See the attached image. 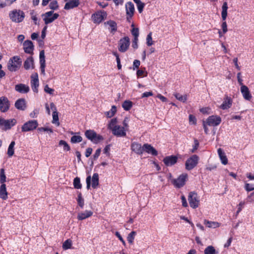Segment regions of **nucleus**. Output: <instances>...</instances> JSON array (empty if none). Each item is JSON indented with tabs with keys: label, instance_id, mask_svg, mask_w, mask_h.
<instances>
[{
	"label": "nucleus",
	"instance_id": "nucleus-28",
	"mask_svg": "<svg viewBox=\"0 0 254 254\" xmlns=\"http://www.w3.org/2000/svg\"><path fill=\"white\" fill-rule=\"evenodd\" d=\"M93 214V212L90 210H85L83 212L79 213L77 215L78 220H83L90 217Z\"/></svg>",
	"mask_w": 254,
	"mask_h": 254
},
{
	"label": "nucleus",
	"instance_id": "nucleus-56",
	"mask_svg": "<svg viewBox=\"0 0 254 254\" xmlns=\"http://www.w3.org/2000/svg\"><path fill=\"white\" fill-rule=\"evenodd\" d=\"M245 189L248 192L252 191L254 190V187L253 184H250L249 183H246L245 185Z\"/></svg>",
	"mask_w": 254,
	"mask_h": 254
},
{
	"label": "nucleus",
	"instance_id": "nucleus-6",
	"mask_svg": "<svg viewBox=\"0 0 254 254\" xmlns=\"http://www.w3.org/2000/svg\"><path fill=\"white\" fill-rule=\"evenodd\" d=\"M45 24L47 25L53 22L59 17L57 13H54V11H49L42 14Z\"/></svg>",
	"mask_w": 254,
	"mask_h": 254
},
{
	"label": "nucleus",
	"instance_id": "nucleus-13",
	"mask_svg": "<svg viewBox=\"0 0 254 254\" xmlns=\"http://www.w3.org/2000/svg\"><path fill=\"white\" fill-rule=\"evenodd\" d=\"M23 49L25 53L29 54H33L34 45L30 40H26L23 43Z\"/></svg>",
	"mask_w": 254,
	"mask_h": 254
},
{
	"label": "nucleus",
	"instance_id": "nucleus-46",
	"mask_svg": "<svg viewBox=\"0 0 254 254\" xmlns=\"http://www.w3.org/2000/svg\"><path fill=\"white\" fill-rule=\"evenodd\" d=\"M104 140V137L103 136L100 134H97V133H96V135L94 137V138L93 139V141H92L94 144H98L99 143H100V142H101L102 141H103Z\"/></svg>",
	"mask_w": 254,
	"mask_h": 254
},
{
	"label": "nucleus",
	"instance_id": "nucleus-9",
	"mask_svg": "<svg viewBox=\"0 0 254 254\" xmlns=\"http://www.w3.org/2000/svg\"><path fill=\"white\" fill-rule=\"evenodd\" d=\"M221 122V118L218 116H209L206 120V123L208 126L215 127L218 126Z\"/></svg>",
	"mask_w": 254,
	"mask_h": 254
},
{
	"label": "nucleus",
	"instance_id": "nucleus-8",
	"mask_svg": "<svg viewBox=\"0 0 254 254\" xmlns=\"http://www.w3.org/2000/svg\"><path fill=\"white\" fill-rule=\"evenodd\" d=\"M130 45L129 38L127 36H125L121 38L119 41V51L122 53L126 52Z\"/></svg>",
	"mask_w": 254,
	"mask_h": 254
},
{
	"label": "nucleus",
	"instance_id": "nucleus-49",
	"mask_svg": "<svg viewBox=\"0 0 254 254\" xmlns=\"http://www.w3.org/2000/svg\"><path fill=\"white\" fill-rule=\"evenodd\" d=\"M117 119L116 118H113L109 122L108 127H121L120 126L117 125Z\"/></svg>",
	"mask_w": 254,
	"mask_h": 254
},
{
	"label": "nucleus",
	"instance_id": "nucleus-36",
	"mask_svg": "<svg viewBox=\"0 0 254 254\" xmlns=\"http://www.w3.org/2000/svg\"><path fill=\"white\" fill-rule=\"evenodd\" d=\"M38 123L36 120H30L26 122L22 127H38Z\"/></svg>",
	"mask_w": 254,
	"mask_h": 254
},
{
	"label": "nucleus",
	"instance_id": "nucleus-39",
	"mask_svg": "<svg viewBox=\"0 0 254 254\" xmlns=\"http://www.w3.org/2000/svg\"><path fill=\"white\" fill-rule=\"evenodd\" d=\"M116 112L117 107L116 106L113 105L112 106L111 109L110 111H107L105 113V115L108 118H110L113 117Z\"/></svg>",
	"mask_w": 254,
	"mask_h": 254
},
{
	"label": "nucleus",
	"instance_id": "nucleus-30",
	"mask_svg": "<svg viewBox=\"0 0 254 254\" xmlns=\"http://www.w3.org/2000/svg\"><path fill=\"white\" fill-rule=\"evenodd\" d=\"M96 133V131L94 130L88 129L86 130L85 132V136L88 139L90 140L92 142L93 141Z\"/></svg>",
	"mask_w": 254,
	"mask_h": 254
},
{
	"label": "nucleus",
	"instance_id": "nucleus-1",
	"mask_svg": "<svg viewBox=\"0 0 254 254\" xmlns=\"http://www.w3.org/2000/svg\"><path fill=\"white\" fill-rule=\"evenodd\" d=\"M22 61L18 56H14L10 59L8 63V69L10 71H16L20 67Z\"/></svg>",
	"mask_w": 254,
	"mask_h": 254
},
{
	"label": "nucleus",
	"instance_id": "nucleus-31",
	"mask_svg": "<svg viewBox=\"0 0 254 254\" xmlns=\"http://www.w3.org/2000/svg\"><path fill=\"white\" fill-rule=\"evenodd\" d=\"M99 175L98 173H94L92 178L91 186L93 189H96L99 185Z\"/></svg>",
	"mask_w": 254,
	"mask_h": 254
},
{
	"label": "nucleus",
	"instance_id": "nucleus-53",
	"mask_svg": "<svg viewBox=\"0 0 254 254\" xmlns=\"http://www.w3.org/2000/svg\"><path fill=\"white\" fill-rule=\"evenodd\" d=\"M189 123L190 125H195L196 124V119L193 115H189Z\"/></svg>",
	"mask_w": 254,
	"mask_h": 254
},
{
	"label": "nucleus",
	"instance_id": "nucleus-14",
	"mask_svg": "<svg viewBox=\"0 0 254 254\" xmlns=\"http://www.w3.org/2000/svg\"><path fill=\"white\" fill-rule=\"evenodd\" d=\"M130 147L131 150L137 154L141 155L143 152L144 145L141 146L140 143L133 142L131 143Z\"/></svg>",
	"mask_w": 254,
	"mask_h": 254
},
{
	"label": "nucleus",
	"instance_id": "nucleus-11",
	"mask_svg": "<svg viewBox=\"0 0 254 254\" xmlns=\"http://www.w3.org/2000/svg\"><path fill=\"white\" fill-rule=\"evenodd\" d=\"M31 78V88L34 92L37 93L38 91V88L39 85L38 74L36 73L34 75H32Z\"/></svg>",
	"mask_w": 254,
	"mask_h": 254
},
{
	"label": "nucleus",
	"instance_id": "nucleus-50",
	"mask_svg": "<svg viewBox=\"0 0 254 254\" xmlns=\"http://www.w3.org/2000/svg\"><path fill=\"white\" fill-rule=\"evenodd\" d=\"M49 7L50 9L53 10H56L59 8V5L57 0H53L49 4Z\"/></svg>",
	"mask_w": 254,
	"mask_h": 254
},
{
	"label": "nucleus",
	"instance_id": "nucleus-47",
	"mask_svg": "<svg viewBox=\"0 0 254 254\" xmlns=\"http://www.w3.org/2000/svg\"><path fill=\"white\" fill-rule=\"evenodd\" d=\"M132 29L131 30V34L133 36V38H138L139 36V29L134 27V24H131Z\"/></svg>",
	"mask_w": 254,
	"mask_h": 254
},
{
	"label": "nucleus",
	"instance_id": "nucleus-21",
	"mask_svg": "<svg viewBox=\"0 0 254 254\" xmlns=\"http://www.w3.org/2000/svg\"><path fill=\"white\" fill-rule=\"evenodd\" d=\"M15 108L21 111H24L26 108V101L24 98L18 99L15 103Z\"/></svg>",
	"mask_w": 254,
	"mask_h": 254
},
{
	"label": "nucleus",
	"instance_id": "nucleus-34",
	"mask_svg": "<svg viewBox=\"0 0 254 254\" xmlns=\"http://www.w3.org/2000/svg\"><path fill=\"white\" fill-rule=\"evenodd\" d=\"M133 103L129 100H126L122 104V107L125 111H129L132 107Z\"/></svg>",
	"mask_w": 254,
	"mask_h": 254
},
{
	"label": "nucleus",
	"instance_id": "nucleus-18",
	"mask_svg": "<svg viewBox=\"0 0 254 254\" xmlns=\"http://www.w3.org/2000/svg\"><path fill=\"white\" fill-rule=\"evenodd\" d=\"M16 120L14 119L5 120L0 119V126L4 127H12L16 125Z\"/></svg>",
	"mask_w": 254,
	"mask_h": 254
},
{
	"label": "nucleus",
	"instance_id": "nucleus-55",
	"mask_svg": "<svg viewBox=\"0 0 254 254\" xmlns=\"http://www.w3.org/2000/svg\"><path fill=\"white\" fill-rule=\"evenodd\" d=\"M146 44L148 46H150L153 44V41L151 36V33L148 34L146 37Z\"/></svg>",
	"mask_w": 254,
	"mask_h": 254
},
{
	"label": "nucleus",
	"instance_id": "nucleus-2",
	"mask_svg": "<svg viewBox=\"0 0 254 254\" xmlns=\"http://www.w3.org/2000/svg\"><path fill=\"white\" fill-rule=\"evenodd\" d=\"M188 179V175L186 173L180 175L177 179L172 180L171 183L176 188H181L184 186Z\"/></svg>",
	"mask_w": 254,
	"mask_h": 254
},
{
	"label": "nucleus",
	"instance_id": "nucleus-24",
	"mask_svg": "<svg viewBox=\"0 0 254 254\" xmlns=\"http://www.w3.org/2000/svg\"><path fill=\"white\" fill-rule=\"evenodd\" d=\"M15 89L20 93H27L29 91V86L22 83L16 85Z\"/></svg>",
	"mask_w": 254,
	"mask_h": 254
},
{
	"label": "nucleus",
	"instance_id": "nucleus-52",
	"mask_svg": "<svg viewBox=\"0 0 254 254\" xmlns=\"http://www.w3.org/2000/svg\"><path fill=\"white\" fill-rule=\"evenodd\" d=\"M112 146L111 144H109L106 145L105 148L103 149V153L106 155L107 156H109L110 155V151L111 149V147Z\"/></svg>",
	"mask_w": 254,
	"mask_h": 254
},
{
	"label": "nucleus",
	"instance_id": "nucleus-63",
	"mask_svg": "<svg viewBox=\"0 0 254 254\" xmlns=\"http://www.w3.org/2000/svg\"><path fill=\"white\" fill-rule=\"evenodd\" d=\"M101 151V148H98L96 150L95 153L94 154V155L93 156L94 160H96L99 157V156L100 155Z\"/></svg>",
	"mask_w": 254,
	"mask_h": 254
},
{
	"label": "nucleus",
	"instance_id": "nucleus-32",
	"mask_svg": "<svg viewBox=\"0 0 254 254\" xmlns=\"http://www.w3.org/2000/svg\"><path fill=\"white\" fill-rule=\"evenodd\" d=\"M228 4L226 1H224L222 6L221 16L223 20H226L227 16Z\"/></svg>",
	"mask_w": 254,
	"mask_h": 254
},
{
	"label": "nucleus",
	"instance_id": "nucleus-16",
	"mask_svg": "<svg viewBox=\"0 0 254 254\" xmlns=\"http://www.w3.org/2000/svg\"><path fill=\"white\" fill-rule=\"evenodd\" d=\"M112 130V133L117 137H125L126 136L127 128H109Z\"/></svg>",
	"mask_w": 254,
	"mask_h": 254
},
{
	"label": "nucleus",
	"instance_id": "nucleus-44",
	"mask_svg": "<svg viewBox=\"0 0 254 254\" xmlns=\"http://www.w3.org/2000/svg\"><path fill=\"white\" fill-rule=\"evenodd\" d=\"M59 144L60 146H63V149L64 151H68L70 150V147L67 144V143L64 140H60Z\"/></svg>",
	"mask_w": 254,
	"mask_h": 254
},
{
	"label": "nucleus",
	"instance_id": "nucleus-57",
	"mask_svg": "<svg viewBox=\"0 0 254 254\" xmlns=\"http://www.w3.org/2000/svg\"><path fill=\"white\" fill-rule=\"evenodd\" d=\"M38 128V132L39 133L45 132H53V130L52 128Z\"/></svg>",
	"mask_w": 254,
	"mask_h": 254
},
{
	"label": "nucleus",
	"instance_id": "nucleus-22",
	"mask_svg": "<svg viewBox=\"0 0 254 254\" xmlns=\"http://www.w3.org/2000/svg\"><path fill=\"white\" fill-rule=\"evenodd\" d=\"M104 24L109 26V30L111 34L114 35L117 31V24L115 21L110 20L105 22Z\"/></svg>",
	"mask_w": 254,
	"mask_h": 254
},
{
	"label": "nucleus",
	"instance_id": "nucleus-29",
	"mask_svg": "<svg viewBox=\"0 0 254 254\" xmlns=\"http://www.w3.org/2000/svg\"><path fill=\"white\" fill-rule=\"evenodd\" d=\"M218 154L220 157V159L221 161V163L224 165H226L228 163V159L225 155V152L223 150L220 148H219L217 150Z\"/></svg>",
	"mask_w": 254,
	"mask_h": 254
},
{
	"label": "nucleus",
	"instance_id": "nucleus-12",
	"mask_svg": "<svg viewBox=\"0 0 254 254\" xmlns=\"http://www.w3.org/2000/svg\"><path fill=\"white\" fill-rule=\"evenodd\" d=\"M178 160V157L175 155H170L163 159V162L167 166H171L175 164Z\"/></svg>",
	"mask_w": 254,
	"mask_h": 254
},
{
	"label": "nucleus",
	"instance_id": "nucleus-10",
	"mask_svg": "<svg viewBox=\"0 0 254 254\" xmlns=\"http://www.w3.org/2000/svg\"><path fill=\"white\" fill-rule=\"evenodd\" d=\"M10 107V103L7 98L1 97L0 98V111L1 112H6Z\"/></svg>",
	"mask_w": 254,
	"mask_h": 254
},
{
	"label": "nucleus",
	"instance_id": "nucleus-62",
	"mask_svg": "<svg viewBox=\"0 0 254 254\" xmlns=\"http://www.w3.org/2000/svg\"><path fill=\"white\" fill-rule=\"evenodd\" d=\"M59 121L58 113L56 111L53 113V123H57Z\"/></svg>",
	"mask_w": 254,
	"mask_h": 254
},
{
	"label": "nucleus",
	"instance_id": "nucleus-19",
	"mask_svg": "<svg viewBox=\"0 0 254 254\" xmlns=\"http://www.w3.org/2000/svg\"><path fill=\"white\" fill-rule=\"evenodd\" d=\"M241 92L245 100L248 101L251 100L252 96L248 87L247 86L242 85V86H241Z\"/></svg>",
	"mask_w": 254,
	"mask_h": 254
},
{
	"label": "nucleus",
	"instance_id": "nucleus-3",
	"mask_svg": "<svg viewBox=\"0 0 254 254\" xmlns=\"http://www.w3.org/2000/svg\"><path fill=\"white\" fill-rule=\"evenodd\" d=\"M9 17L12 21L20 23L23 20L25 17V13L22 10H14L10 12Z\"/></svg>",
	"mask_w": 254,
	"mask_h": 254
},
{
	"label": "nucleus",
	"instance_id": "nucleus-35",
	"mask_svg": "<svg viewBox=\"0 0 254 254\" xmlns=\"http://www.w3.org/2000/svg\"><path fill=\"white\" fill-rule=\"evenodd\" d=\"M77 204L81 208H83L84 205V200L82 196L81 192H78L77 198L76 199Z\"/></svg>",
	"mask_w": 254,
	"mask_h": 254
},
{
	"label": "nucleus",
	"instance_id": "nucleus-54",
	"mask_svg": "<svg viewBox=\"0 0 254 254\" xmlns=\"http://www.w3.org/2000/svg\"><path fill=\"white\" fill-rule=\"evenodd\" d=\"M145 5V3L141 1L136 4L137 8L139 13H142L143 11Z\"/></svg>",
	"mask_w": 254,
	"mask_h": 254
},
{
	"label": "nucleus",
	"instance_id": "nucleus-38",
	"mask_svg": "<svg viewBox=\"0 0 254 254\" xmlns=\"http://www.w3.org/2000/svg\"><path fill=\"white\" fill-rule=\"evenodd\" d=\"M174 95L177 99L183 103L186 102L188 99V96L187 94L182 95L179 93H176Z\"/></svg>",
	"mask_w": 254,
	"mask_h": 254
},
{
	"label": "nucleus",
	"instance_id": "nucleus-43",
	"mask_svg": "<svg viewBox=\"0 0 254 254\" xmlns=\"http://www.w3.org/2000/svg\"><path fill=\"white\" fill-rule=\"evenodd\" d=\"M6 176L5 175L4 169L1 168L0 170V183L1 184H5L6 182Z\"/></svg>",
	"mask_w": 254,
	"mask_h": 254
},
{
	"label": "nucleus",
	"instance_id": "nucleus-4",
	"mask_svg": "<svg viewBox=\"0 0 254 254\" xmlns=\"http://www.w3.org/2000/svg\"><path fill=\"white\" fill-rule=\"evenodd\" d=\"M188 200L190 207L195 209L199 206V198L196 192L190 191L188 195Z\"/></svg>",
	"mask_w": 254,
	"mask_h": 254
},
{
	"label": "nucleus",
	"instance_id": "nucleus-7",
	"mask_svg": "<svg viewBox=\"0 0 254 254\" xmlns=\"http://www.w3.org/2000/svg\"><path fill=\"white\" fill-rule=\"evenodd\" d=\"M107 12L104 10L97 11L91 16L92 19L95 23H100L107 17Z\"/></svg>",
	"mask_w": 254,
	"mask_h": 254
},
{
	"label": "nucleus",
	"instance_id": "nucleus-60",
	"mask_svg": "<svg viewBox=\"0 0 254 254\" xmlns=\"http://www.w3.org/2000/svg\"><path fill=\"white\" fill-rule=\"evenodd\" d=\"M210 108L209 107H203L199 109V111L203 114H209Z\"/></svg>",
	"mask_w": 254,
	"mask_h": 254
},
{
	"label": "nucleus",
	"instance_id": "nucleus-26",
	"mask_svg": "<svg viewBox=\"0 0 254 254\" xmlns=\"http://www.w3.org/2000/svg\"><path fill=\"white\" fill-rule=\"evenodd\" d=\"M24 68L26 70H28L31 67L32 68H34V59L31 56L27 58L24 61L23 64Z\"/></svg>",
	"mask_w": 254,
	"mask_h": 254
},
{
	"label": "nucleus",
	"instance_id": "nucleus-40",
	"mask_svg": "<svg viewBox=\"0 0 254 254\" xmlns=\"http://www.w3.org/2000/svg\"><path fill=\"white\" fill-rule=\"evenodd\" d=\"M217 251L215 249L214 247L212 246H207L204 251V254H215Z\"/></svg>",
	"mask_w": 254,
	"mask_h": 254
},
{
	"label": "nucleus",
	"instance_id": "nucleus-45",
	"mask_svg": "<svg viewBox=\"0 0 254 254\" xmlns=\"http://www.w3.org/2000/svg\"><path fill=\"white\" fill-rule=\"evenodd\" d=\"M136 234V232L132 231L128 235L127 240L129 244L133 243Z\"/></svg>",
	"mask_w": 254,
	"mask_h": 254
},
{
	"label": "nucleus",
	"instance_id": "nucleus-17",
	"mask_svg": "<svg viewBox=\"0 0 254 254\" xmlns=\"http://www.w3.org/2000/svg\"><path fill=\"white\" fill-rule=\"evenodd\" d=\"M66 1L64 9L68 10L77 7L79 4V0H64Z\"/></svg>",
	"mask_w": 254,
	"mask_h": 254
},
{
	"label": "nucleus",
	"instance_id": "nucleus-51",
	"mask_svg": "<svg viewBox=\"0 0 254 254\" xmlns=\"http://www.w3.org/2000/svg\"><path fill=\"white\" fill-rule=\"evenodd\" d=\"M199 145V142L198 140L196 138H194V144L193 145V148L191 150V152L192 153L195 152L196 150L198 149Z\"/></svg>",
	"mask_w": 254,
	"mask_h": 254
},
{
	"label": "nucleus",
	"instance_id": "nucleus-61",
	"mask_svg": "<svg viewBox=\"0 0 254 254\" xmlns=\"http://www.w3.org/2000/svg\"><path fill=\"white\" fill-rule=\"evenodd\" d=\"M223 22L222 23L221 27H222V31H223V34H225L228 31L227 25V23L225 21V20H223Z\"/></svg>",
	"mask_w": 254,
	"mask_h": 254
},
{
	"label": "nucleus",
	"instance_id": "nucleus-58",
	"mask_svg": "<svg viewBox=\"0 0 254 254\" xmlns=\"http://www.w3.org/2000/svg\"><path fill=\"white\" fill-rule=\"evenodd\" d=\"M115 236L120 240V241H121V242L122 243L123 245L124 246H126V242L125 241V240H124V239L123 238V237L121 235L120 232H119L118 231L116 232Z\"/></svg>",
	"mask_w": 254,
	"mask_h": 254
},
{
	"label": "nucleus",
	"instance_id": "nucleus-59",
	"mask_svg": "<svg viewBox=\"0 0 254 254\" xmlns=\"http://www.w3.org/2000/svg\"><path fill=\"white\" fill-rule=\"evenodd\" d=\"M140 64V61H139L138 60H135L133 61L132 69L134 70L135 69L138 68Z\"/></svg>",
	"mask_w": 254,
	"mask_h": 254
},
{
	"label": "nucleus",
	"instance_id": "nucleus-20",
	"mask_svg": "<svg viewBox=\"0 0 254 254\" xmlns=\"http://www.w3.org/2000/svg\"><path fill=\"white\" fill-rule=\"evenodd\" d=\"M232 104V99L230 97L225 95L222 104L220 105V108L222 110H227L229 109Z\"/></svg>",
	"mask_w": 254,
	"mask_h": 254
},
{
	"label": "nucleus",
	"instance_id": "nucleus-42",
	"mask_svg": "<svg viewBox=\"0 0 254 254\" xmlns=\"http://www.w3.org/2000/svg\"><path fill=\"white\" fill-rule=\"evenodd\" d=\"M72 246V241L70 239H67L63 244V249L64 250L69 249Z\"/></svg>",
	"mask_w": 254,
	"mask_h": 254
},
{
	"label": "nucleus",
	"instance_id": "nucleus-64",
	"mask_svg": "<svg viewBox=\"0 0 254 254\" xmlns=\"http://www.w3.org/2000/svg\"><path fill=\"white\" fill-rule=\"evenodd\" d=\"M44 90L46 93H49L51 95L53 94L54 91V90L53 89L50 88L48 85H46L45 86Z\"/></svg>",
	"mask_w": 254,
	"mask_h": 254
},
{
	"label": "nucleus",
	"instance_id": "nucleus-27",
	"mask_svg": "<svg viewBox=\"0 0 254 254\" xmlns=\"http://www.w3.org/2000/svg\"><path fill=\"white\" fill-rule=\"evenodd\" d=\"M8 192L6 190V185L1 184L0 186V198L3 200L7 199Z\"/></svg>",
	"mask_w": 254,
	"mask_h": 254
},
{
	"label": "nucleus",
	"instance_id": "nucleus-48",
	"mask_svg": "<svg viewBox=\"0 0 254 254\" xmlns=\"http://www.w3.org/2000/svg\"><path fill=\"white\" fill-rule=\"evenodd\" d=\"M82 140V138L79 135H73L71 137L70 141L73 143H79Z\"/></svg>",
	"mask_w": 254,
	"mask_h": 254
},
{
	"label": "nucleus",
	"instance_id": "nucleus-25",
	"mask_svg": "<svg viewBox=\"0 0 254 254\" xmlns=\"http://www.w3.org/2000/svg\"><path fill=\"white\" fill-rule=\"evenodd\" d=\"M144 151L154 156H157L158 154L157 151L152 146H151V145L147 143L144 144L143 152Z\"/></svg>",
	"mask_w": 254,
	"mask_h": 254
},
{
	"label": "nucleus",
	"instance_id": "nucleus-37",
	"mask_svg": "<svg viewBox=\"0 0 254 254\" xmlns=\"http://www.w3.org/2000/svg\"><path fill=\"white\" fill-rule=\"evenodd\" d=\"M15 141H12L8 146L7 150V154L9 157L12 156L14 153V146L15 145Z\"/></svg>",
	"mask_w": 254,
	"mask_h": 254
},
{
	"label": "nucleus",
	"instance_id": "nucleus-23",
	"mask_svg": "<svg viewBox=\"0 0 254 254\" xmlns=\"http://www.w3.org/2000/svg\"><path fill=\"white\" fill-rule=\"evenodd\" d=\"M125 8L126 15H130L129 16L134 15L135 9L134 4L132 2H127L125 5Z\"/></svg>",
	"mask_w": 254,
	"mask_h": 254
},
{
	"label": "nucleus",
	"instance_id": "nucleus-15",
	"mask_svg": "<svg viewBox=\"0 0 254 254\" xmlns=\"http://www.w3.org/2000/svg\"><path fill=\"white\" fill-rule=\"evenodd\" d=\"M39 60L40 64V69L41 71V74L44 75H45V67H46V63H45V52L44 50H42L40 52L39 54Z\"/></svg>",
	"mask_w": 254,
	"mask_h": 254
},
{
	"label": "nucleus",
	"instance_id": "nucleus-5",
	"mask_svg": "<svg viewBox=\"0 0 254 254\" xmlns=\"http://www.w3.org/2000/svg\"><path fill=\"white\" fill-rule=\"evenodd\" d=\"M198 160L199 157L197 155H191L186 161V169L189 171L192 170L197 165Z\"/></svg>",
	"mask_w": 254,
	"mask_h": 254
},
{
	"label": "nucleus",
	"instance_id": "nucleus-33",
	"mask_svg": "<svg viewBox=\"0 0 254 254\" xmlns=\"http://www.w3.org/2000/svg\"><path fill=\"white\" fill-rule=\"evenodd\" d=\"M204 224L209 228H216L220 226V223L217 222L204 220Z\"/></svg>",
	"mask_w": 254,
	"mask_h": 254
},
{
	"label": "nucleus",
	"instance_id": "nucleus-41",
	"mask_svg": "<svg viewBox=\"0 0 254 254\" xmlns=\"http://www.w3.org/2000/svg\"><path fill=\"white\" fill-rule=\"evenodd\" d=\"M73 186L76 189H80L82 188V185L80 183V179L79 177H76L73 180Z\"/></svg>",
	"mask_w": 254,
	"mask_h": 254
}]
</instances>
